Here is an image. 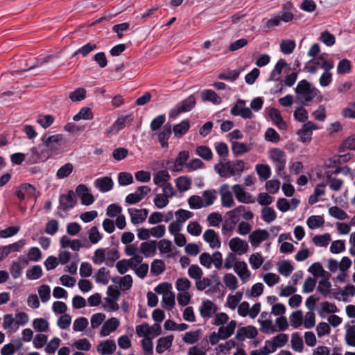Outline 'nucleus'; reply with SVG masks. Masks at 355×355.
Listing matches in <instances>:
<instances>
[{
    "label": "nucleus",
    "instance_id": "f257e3e1",
    "mask_svg": "<svg viewBox=\"0 0 355 355\" xmlns=\"http://www.w3.org/2000/svg\"><path fill=\"white\" fill-rule=\"evenodd\" d=\"M295 90L297 101L304 105H306L308 103L313 101L319 93L318 89L312 86L306 80H300Z\"/></svg>",
    "mask_w": 355,
    "mask_h": 355
},
{
    "label": "nucleus",
    "instance_id": "f03ea898",
    "mask_svg": "<svg viewBox=\"0 0 355 355\" xmlns=\"http://www.w3.org/2000/svg\"><path fill=\"white\" fill-rule=\"evenodd\" d=\"M63 139V136L61 134L49 137H47L46 134H44L42 136L41 141L44 147L41 150L42 151L46 152L48 159L52 155H57L60 153Z\"/></svg>",
    "mask_w": 355,
    "mask_h": 355
},
{
    "label": "nucleus",
    "instance_id": "7ed1b4c3",
    "mask_svg": "<svg viewBox=\"0 0 355 355\" xmlns=\"http://www.w3.org/2000/svg\"><path fill=\"white\" fill-rule=\"evenodd\" d=\"M196 103V98L193 95H190L176 105V107L172 109L169 112V116L175 119L182 112H189Z\"/></svg>",
    "mask_w": 355,
    "mask_h": 355
},
{
    "label": "nucleus",
    "instance_id": "20e7f679",
    "mask_svg": "<svg viewBox=\"0 0 355 355\" xmlns=\"http://www.w3.org/2000/svg\"><path fill=\"white\" fill-rule=\"evenodd\" d=\"M41 145L38 146H34L30 149V152L27 153V158L26 162L28 164H33L37 162H44L48 159V155L46 152L39 150Z\"/></svg>",
    "mask_w": 355,
    "mask_h": 355
},
{
    "label": "nucleus",
    "instance_id": "39448f33",
    "mask_svg": "<svg viewBox=\"0 0 355 355\" xmlns=\"http://www.w3.org/2000/svg\"><path fill=\"white\" fill-rule=\"evenodd\" d=\"M77 203L73 190H69L67 194H61L59 198V207L63 211L73 208Z\"/></svg>",
    "mask_w": 355,
    "mask_h": 355
},
{
    "label": "nucleus",
    "instance_id": "423d86ee",
    "mask_svg": "<svg viewBox=\"0 0 355 355\" xmlns=\"http://www.w3.org/2000/svg\"><path fill=\"white\" fill-rule=\"evenodd\" d=\"M317 129L316 125L312 121H308L303 124L302 128L297 130V134L302 143H309L311 140L312 132Z\"/></svg>",
    "mask_w": 355,
    "mask_h": 355
},
{
    "label": "nucleus",
    "instance_id": "0eeeda50",
    "mask_svg": "<svg viewBox=\"0 0 355 355\" xmlns=\"http://www.w3.org/2000/svg\"><path fill=\"white\" fill-rule=\"evenodd\" d=\"M214 169L222 178H227L230 175L233 176L237 173L234 168V162L231 161L218 164L214 166Z\"/></svg>",
    "mask_w": 355,
    "mask_h": 355
},
{
    "label": "nucleus",
    "instance_id": "6e6552de",
    "mask_svg": "<svg viewBox=\"0 0 355 355\" xmlns=\"http://www.w3.org/2000/svg\"><path fill=\"white\" fill-rule=\"evenodd\" d=\"M258 334L257 328L254 326L249 325L241 327L237 330L236 338L239 341H243L245 338H254Z\"/></svg>",
    "mask_w": 355,
    "mask_h": 355
},
{
    "label": "nucleus",
    "instance_id": "1a4fd4ad",
    "mask_svg": "<svg viewBox=\"0 0 355 355\" xmlns=\"http://www.w3.org/2000/svg\"><path fill=\"white\" fill-rule=\"evenodd\" d=\"M229 246L232 251L237 252L239 254L246 253L249 248L248 243L239 237L232 239L230 241Z\"/></svg>",
    "mask_w": 355,
    "mask_h": 355
},
{
    "label": "nucleus",
    "instance_id": "9d476101",
    "mask_svg": "<svg viewBox=\"0 0 355 355\" xmlns=\"http://www.w3.org/2000/svg\"><path fill=\"white\" fill-rule=\"evenodd\" d=\"M269 237V234L266 230H256L249 236V240L252 246H258L261 242L266 241Z\"/></svg>",
    "mask_w": 355,
    "mask_h": 355
},
{
    "label": "nucleus",
    "instance_id": "9b49d317",
    "mask_svg": "<svg viewBox=\"0 0 355 355\" xmlns=\"http://www.w3.org/2000/svg\"><path fill=\"white\" fill-rule=\"evenodd\" d=\"M119 320L116 318H111L104 322L101 331V336H107L110 333L114 331L119 326Z\"/></svg>",
    "mask_w": 355,
    "mask_h": 355
},
{
    "label": "nucleus",
    "instance_id": "f8f14e48",
    "mask_svg": "<svg viewBox=\"0 0 355 355\" xmlns=\"http://www.w3.org/2000/svg\"><path fill=\"white\" fill-rule=\"evenodd\" d=\"M116 345L113 340H106L101 342L97 347V352L102 355H108L115 352Z\"/></svg>",
    "mask_w": 355,
    "mask_h": 355
},
{
    "label": "nucleus",
    "instance_id": "ddd939ff",
    "mask_svg": "<svg viewBox=\"0 0 355 355\" xmlns=\"http://www.w3.org/2000/svg\"><path fill=\"white\" fill-rule=\"evenodd\" d=\"M229 186L224 184L220 187L221 202L223 207H231L234 205V199L232 193L228 190Z\"/></svg>",
    "mask_w": 355,
    "mask_h": 355
},
{
    "label": "nucleus",
    "instance_id": "4468645a",
    "mask_svg": "<svg viewBox=\"0 0 355 355\" xmlns=\"http://www.w3.org/2000/svg\"><path fill=\"white\" fill-rule=\"evenodd\" d=\"M217 306L210 300L204 301L200 309V313L203 318H211L217 311Z\"/></svg>",
    "mask_w": 355,
    "mask_h": 355
},
{
    "label": "nucleus",
    "instance_id": "2eb2a0df",
    "mask_svg": "<svg viewBox=\"0 0 355 355\" xmlns=\"http://www.w3.org/2000/svg\"><path fill=\"white\" fill-rule=\"evenodd\" d=\"M203 238L205 241L209 244L211 248H218L220 246V241L214 230L209 229L206 230L203 234Z\"/></svg>",
    "mask_w": 355,
    "mask_h": 355
},
{
    "label": "nucleus",
    "instance_id": "dca6fc26",
    "mask_svg": "<svg viewBox=\"0 0 355 355\" xmlns=\"http://www.w3.org/2000/svg\"><path fill=\"white\" fill-rule=\"evenodd\" d=\"M288 64L284 59H279L271 71L268 80L280 81L282 69L287 67Z\"/></svg>",
    "mask_w": 355,
    "mask_h": 355
},
{
    "label": "nucleus",
    "instance_id": "f3484780",
    "mask_svg": "<svg viewBox=\"0 0 355 355\" xmlns=\"http://www.w3.org/2000/svg\"><path fill=\"white\" fill-rule=\"evenodd\" d=\"M172 132V125L170 123L164 125L163 130L158 134V141L162 148L168 146V140Z\"/></svg>",
    "mask_w": 355,
    "mask_h": 355
},
{
    "label": "nucleus",
    "instance_id": "a211bd4d",
    "mask_svg": "<svg viewBox=\"0 0 355 355\" xmlns=\"http://www.w3.org/2000/svg\"><path fill=\"white\" fill-rule=\"evenodd\" d=\"M114 182L111 178L105 176L95 180V187L101 192H107L113 188Z\"/></svg>",
    "mask_w": 355,
    "mask_h": 355
},
{
    "label": "nucleus",
    "instance_id": "6ab92c4d",
    "mask_svg": "<svg viewBox=\"0 0 355 355\" xmlns=\"http://www.w3.org/2000/svg\"><path fill=\"white\" fill-rule=\"evenodd\" d=\"M132 121V117L131 115L120 117L114 122L109 130H107V132L110 134L116 133L126 125L127 121L130 123Z\"/></svg>",
    "mask_w": 355,
    "mask_h": 355
},
{
    "label": "nucleus",
    "instance_id": "aec40b11",
    "mask_svg": "<svg viewBox=\"0 0 355 355\" xmlns=\"http://www.w3.org/2000/svg\"><path fill=\"white\" fill-rule=\"evenodd\" d=\"M234 271L243 280H248L250 277V272L248 270L247 264L244 261H237L234 264Z\"/></svg>",
    "mask_w": 355,
    "mask_h": 355
},
{
    "label": "nucleus",
    "instance_id": "412c9836",
    "mask_svg": "<svg viewBox=\"0 0 355 355\" xmlns=\"http://www.w3.org/2000/svg\"><path fill=\"white\" fill-rule=\"evenodd\" d=\"M173 340V336L170 335L165 337H161L157 340V345L156 346V352L158 354L163 353L165 350L169 349Z\"/></svg>",
    "mask_w": 355,
    "mask_h": 355
},
{
    "label": "nucleus",
    "instance_id": "4be33fe9",
    "mask_svg": "<svg viewBox=\"0 0 355 355\" xmlns=\"http://www.w3.org/2000/svg\"><path fill=\"white\" fill-rule=\"evenodd\" d=\"M140 250L146 257L153 256L156 253L157 241L151 240L147 242H143L141 244Z\"/></svg>",
    "mask_w": 355,
    "mask_h": 355
},
{
    "label": "nucleus",
    "instance_id": "5701e85b",
    "mask_svg": "<svg viewBox=\"0 0 355 355\" xmlns=\"http://www.w3.org/2000/svg\"><path fill=\"white\" fill-rule=\"evenodd\" d=\"M128 212L131 217V222L133 224L144 222L146 219L148 214V211L146 209H135V212H136L135 214H133L131 209H128Z\"/></svg>",
    "mask_w": 355,
    "mask_h": 355
},
{
    "label": "nucleus",
    "instance_id": "b1692460",
    "mask_svg": "<svg viewBox=\"0 0 355 355\" xmlns=\"http://www.w3.org/2000/svg\"><path fill=\"white\" fill-rule=\"evenodd\" d=\"M25 191L29 195L33 196L35 193V188L29 183H24L16 189L15 195L19 200H22L25 198Z\"/></svg>",
    "mask_w": 355,
    "mask_h": 355
},
{
    "label": "nucleus",
    "instance_id": "393cba45",
    "mask_svg": "<svg viewBox=\"0 0 355 355\" xmlns=\"http://www.w3.org/2000/svg\"><path fill=\"white\" fill-rule=\"evenodd\" d=\"M236 327V322L231 320L226 327L222 326L218 329V335L220 339H227L233 334Z\"/></svg>",
    "mask_w": 355,
    "mask_h": 355
},
{
    "label": "nucleus",
    "instance_id": "a878e982",
    "mask_svg": "<svg viewBox=\"0 0 355 355\" xmlns=\"http://www.w3.org/2000/svg\"><path fill=\"white\" fill-rule=\"evenodd\" d=\"M326 182L329 184V188L334 191H339L343 184V181L340 179H337L333 177L332 173L330 171L325 172Z\"/></svg>",
    "mask_w": 355,
    "mask_h": 355
},
{
    "label": "nucleus",
    "instance_id": "bb28decb",
    "mask_svg": "<svg viewBox=\"0 0 355 355\" xmlns=\"http://www.w3.org/2000/svg\"><path fill=\"white\" fill-rule=\"evenodd\" d=\"M201 96L203 101H210L216 105H219L222 103L221 98L211 89L204 91Z\"/></svg>",
    "mask_w": 355,
    "mask_h": 355
},
{
    "label": "nucleus",
    "instance_id": "cd10ccee",
    "mask_svg": "<svg viewBox=\"0 0 355 355\" xmlns=\"http://www.w3.org/2000/svg\"><path fill=\"white\" fill-rule=\"evenodd\" d=\"M189 121L186 119L183 120L180 123L175 125L173 126V131L175 137H180L186 134V132L189 130Z\"/></svg>",
    "mask_w": 355,
    "mask_h": 355
},
{
    "label": "nucleus",
    "instance_id": "c85d7f7f",
    "mask_svg": "<svg viewBox=\"0 0 355 355\" xmlns=\"http://www.w3.org/2000/svg\"><path fill=\"white\" fill-rule=\"evenodd\" d=\"M196 153L205 161H210L213 158V153L211 148L207 146H198Z\"/></svg>",
    "mask_w": 355,
    "mask_h": 355
},
{
    "label": "nucleus",
    "instance_id": "c756f323",
    "mask_svg": "<svg viewBox=\"0 0 355 355\" xmlns=\"http://www.w3.org/2000/svg\"><path fill=\"white\" fill-rule=\"evenodd\" d=\"M162 307L166 310H171L175 304V294L173 292L164 293L162 297Z\"/></svg>",
    "mask_w": 355,
    "mask_h": 355
},
{
    "label": "nucleus",
    "instance_id": "7c9ffc66",
    "mask_svg": "<svg viewBox=\"0 0 355 355\" xmlns=\"http://www.w3.org/2000/svg\"><path fill=\"white\" fill-rule=\"evenodd\" d=\"M189 157V151H187V150L180 151L178 153V155L174 162V165H173L174 168L173 169V171H180V169H179L178 167L179 166H182L184 164H185V163L188 160Z\"/></svg>",
    "mask_w": 355,
    "mask_h": 355
},
{
    "label": "nucleus",
    "instance_id": "2f4dec72",
    "mask_svg": "<svg viewBox=\"0 0 355 355\" xmlns=\"http://www.w3.org/2000/svg\"><path fill=\"white\" fill-rule=\"evenodd\" d=\"M294 268L287 260H283L277 263L278 272L284 276L288 277L293 272Z\"/></svg>",
    "mask_w": 355,
    "mask_h": 355
},
{
    "label": "nucleus",
    "instance_id": "473e14b6",
    "mask_svg": "<svg viewBox=\"0 0 355 355\" xmlns=\"http://www.w3.org/2000/svg\"><path fill=\"white\" fill-rule=\"evenodd\" d=\"M346 150H355V134L345 139L338 147L340 153H343Z\"/></svg>",
    "mask_w": 355,
    "mask_h": 355
},
{
    "label": "nucleus",
    "instance_id": "72a5a7b5",
    "mask_svg": "<svg viewBox=\"0 0 355 355\" xmlns=\"http://www.w3.org/2000/svg\"><path fill=\"white\" fill-rule=\"evenodd\" d=\"M232 150L235 156H239L249 152L250 148L244 143L234 141L232 142Z\"/></svg>",
    "mask_w": 355,
    "mask_h": 355
},
{
    "label": "nucleus",
    "instance_id": "f704fd0d",
    "mask_svg": "<svg viewBox=\"0 0 355 355\" xmlns=\"http://www.w3.org/2000/svg\"><path fill=\"white\" fill-rule=\"evenodd\" d=\"M171 178L168 172L166 170H162L158 171L154 176V183L159 187L162 186L164 183H168L167 181Z\"/></svg>",
    "mask_w": 355,
    "mask_h": 355
},
{
    "label": "nucleus",
    "instance_id": "c9c22d12",
    "mask_svg": "<svg viewBox=\"0 0 355 355\" xmlns=\"http://www.w3.org/2000/svg\"><path fill=\"white\" fill-rule=\"evenodd\" d=\"M291 347L294 351L301 352L304 348V344L302 337L297 332H295L291 336Z\"/></svg>",
    "mask_w": 355,
    "mask_h": 355
},
{
    "label": "nucleus",
    "instance_id": "e433bc0d",
    "mask_svg": "<svg viewBox=\"0 0 355 355\" xmlns=\"http://www.w3.org/2000/svg\"><path fill=\"white\" fill-rule=\"evenodd\" d=\"M309 228L313 230L322 226L324 223V218L322 216H311L306 221Z\"/></svg>",
    "mask_w": 355,
    "mask_h": 355
},
{
    "label": "nucleus",
    "instance_id": "4c0bfd02",
    "mask_svg": "<svg viewBox=\"0 0 355 355\" xmlns=\"http://www.w3.org/2000/svg\"><path fill=\"white\" fill-rule=\"evenodd\" d=\"M256 171L259 177L264 180L268 179L271 174L270 166L263 164L256 165Z\"/></svg>",
    "mask_w": 355,
    "mask_h": 355
},
{
    "label": "nucleus",
    "instance_id": "58836bf2",
    "mask_svg": "<svg viewBox=\"0 0 355 355\" xmlns=\"http://www.w3.org/2000/svg\"><path fill=\"white\" fill-rule=\"evenodd\" d=\"M175 182L176 187L181 191L189 190L191 185V180L187 176L179 177Z\"/></svg>",
    "mask_w": 355,
    "mask_h": 355
},
{
    "label": "nucleus",
    "instance_id": "ea45409f",
    "mask_svg": "<svg viewBox=\"0 0 355 355\" xmlns=\"http://www.w3.org/2000/svg\"><path fill=\"white\" fill-rule=\"evenodd\" d=\"M94 117L93 113L92 112V110L89 107H84L80 109L79 112L74 115L73 120L75 121H78L80 119H92Z\"/></svg>",
    "mask_w": 355,
    "mask_h": 355
},
{
    "label": "nucleus",
    "instance_id": "a19ab883",
    "mask_svg": "<svg viewBox=\"0 0 355 355\" xmlns=\"http://www.w3.org/2000/svg\"><path fill=\"white\" fill-rule=\"evenodd\" d=\"M303 320V313L301 310H297L290 316L291 324L294 328H298L302 325Z\"/></svg>",
    "mask_w": 355,
    "mask_h": 355
},
{
    "label": "nucleus",
    "instance_id": "79ce46f5",
    "mask_svg": "<svg viewBox=\"0 0 355 355\" xmlns=\"http://www.w3.org/2000/svg\"><path fill=\"white\" fill-rule=\"evenodd\" d=\"M73 169V166L72 164L68 162L58 170L56 176L59 179L67 178L72 173Z\"/></svg>",
    "mask_w": 355,
    "mask_h": 355
},
{
    "label": "nucleus",
    "instance_id": "37998d69",
    "mask_svg": "<svg viewBox=\"0 0 355 355\" xmlns=\"http://www.w3.org/2000/svg\"><path fill=\"white\" fill-rule=\"evenodd\" d=\"M33 327L38 332L47 331L49 329V322L44 318H37L33 320Z\"/></svg>",
    "mask_w": 355,
    "mask_h": 355
},
{
    "label": "nucleus",
    "instance_id": "c03bdc74",
    "mask_svg": "<svg viewBox=\"0 0 355 355\" xmlns=\"http://www.w3.org/2000/svg\"><path fill=\"white\" fill-rule=\"evenodd\" d=\"M165 270V263L161 259H155L151 263V272L155 275H158Z\"/></svg>",
    "mask_w": 355,
    "mask_h": 355
},
{
    "label": "nucleus",
    "instance_id": "a18cd8bd",
    "mask_svg": "<svg viewBox=\"0 0 355 355\" xmlns=\"http://www.w3.org/2000/svg\"><path fill=\"white\" fill-rule=\"evenodd\" d=\"M329 214L338 220H345L348 218L347 213L337 206L330 207L329 209Z\"/></svg>",
    "mask_w": 355,
    "mask_h": 355
},
{
    "label": "nucleus",
    "instance_id": "49530a36",
    "mask_svg": "<svg viewBox=\"0 0 355 355\" xmlns=\"http://www.w3.org/2000/svg\"><path fill=\"white\" fill-rule=\"evenodd\" d=\"M225 286L230 290L234 291L238 287V280L236 277L231 274L227 273L224 276L223 278Z\"/></svg>",
    "mask_w": 355,
    "mask_h": 355
},
{
    "label": "nucleus",
    "instance_id": "de8ad7c7",
    "mask_svg": "<svg viewBox=\"0 0 355 355\" xmlns=\"http://www.w3.org/2000/svg\"><path fill=\"white\" fill-rule=\"evenodd\" d=\"M97 48V45L95 43L89 42L78 49L73 55L75 56L78 54H81L83 57L87 56L92 51L95 50Z\"/></svg>",
    "mask_w": 355,
    "mask_h": 355
},
{
    "label": "nucleus",
    "instance_id": "09e8293b",
    "mask_svg": "<svg viewBox=\"0 0 355 355\" xmlns=\"http://www.w3.org/2000/svg\"><path fill=\"white\" fill-rule=\"evenodd\" d=\"M96 281L98 283H101L104 285L107 284L109 282V271L106 270L105 268H101L95 274Z\"/></svg>",
    "mask_w": 355,
    "mask_h": 355
},
{
    "label": "nucleus",
    "instance_id": "8fccbe9b",
    "mask_svg": "<svg viewBox=\"0 0 355 355\" xmlns=\"http://www.w3.org/2000/svg\"><path fill=\"white\" fill-rule=\"evenodd\" d=\"M331 241L330 234L316 235L313 238V242L318 246H327Z\"/></svg>",
    "mask_w": 355,
    "mask_h": 355
},
{
    "label": "nucleus",
    "instance_id": "3c124183",
    "mask_svg": "<svg viewBox=\"0 0 355 355\" xmlns=\"http://www.w3.org/2000/svg\"><path fill=\"white\" fill-rule=\"evenodd\" d=\"M295 47V42L294 40H283L280 44L281 51L284 54H291L293 53Z\"/></svg>",
    "mask_w": 355,
    "mask_h": 355
},
{
    "label": "nucleus",
    "instance_id": "603ef678",
    "mask_svg": "<svg viewBox=\"0 0 355 355\" xmlns=\"http://www.w3.org/2000/svg\"><path fill=\"white\" fill-rule=\"evenodd\" d=\"M269 153L270 159L272 160L274 162H282V160H286L284 152L279 148H272L270 150Z\"/></svg>",
    "mask_w": 355,
    "mask_h": 355
},
{
    "label": "nucleus",
    "instance_id": "864d4df0",
    "mask_svg": "<svg viewBox=\"0 0 355 355\" xmlns=\"http://www.w3.org/2000/svg\"><path fill=\"white\" fill-rule=\"evenodd\" d=\"M200 334V329H198L194 331H188L184 334V336L183 337V340L186 343L193 344L198 340Z\"/></svg>",
    "mask_w": 355,
    "mask_h": 355
},
{
    "label": "nucleus",
    "instance_id": "5fc2aeb1",
    "mask_svg": "<svg viewBox=\"0 0 355 355\" xmlns=\"http://www.w3.org/2000/svg\"><path fill=\"white\" fill-rule=\"evenodd\" d=\"M352 66L350 61L345 58L341 60L337 67V73L338 74L347 73L351 71Z\"/></svg>",
    "mask_w": 355,
    "mask_h": 355
},
{
    "label": "nucleus",
    "instance_id": "6e6d98bb",
    "mask_svg": "<svg viewBox=\"0 0 355 355\" xmlns=\"http://www.w3.org/2000/svg\"><path fill=\"white\" fill-rule=\"evenodd\" d=\"M230 213H237L239 215H241L245 220H251L253 218L252 212L250 210H246L245 207L243 205H240L231 210Z\"/></svg>",
    "mask_w": 355,
    "mask_h": 355
},
{
    "label": "nucleus",
    "instance_id": "4d7b16f0",
    "mask_svg": "<svg viewBox=\"0 0 355 355\" xmlns=\"http://www.w3.org/2000/svg\"><path fill=\"white\" fill-rule=\"evenodd\" d=\"M69 98L73 102L80 101L86 97V90L84 88H78L69 94Z\"/></svg>",
    "mask_w": 355,
    "mask_h": 355
},
{
    "label": "nucleus",
    "instance_id": "13d9d810",
    "mask_svg": "<svg viewBox=\"0 0 355 355\" xmlns=\"http://www.w3.org/2000/svg\"><path fill=\"white\" fill-rule=\"evenodd\" d=\"M320 40L327 46H331L335 44L336 38L334 35L328 31H324L321 33Z\"/></svg>",
    "mask_w": 355,
    "mask_h": 355
},
{
    "label": "nucleus",
    "instance_id": "bf43d9fd",
    "mask_svg": "<svg viewBox=\"0 0 355 355\" xmlns=\"http://www.w3.org/2000/svg\"><path fill=\"white\" fill-rule=\"evenodd\" d=\"M265 139L272 143H277L280 141V136L276 130L272 128H269L265 132Z\"/></svg>",
    "mask_w": 355,
    "mask_h": 355
},
{
    "label": "nucleus",
    "instance_id": "052dcab7",
    "mask_svg": "<svg viewBox=\"0 0 355 355\" xmlns=\"http://www.w3.org/2000/svg\"><path fill=\"white\" fill-rule=\"evenodd\" d=\"M276 213L271 207H266L262 210V219L266 223H270L275 220Z\"/></svg>",
    "mask_w": 355,
    "mask_h": 355
},
{
    "label": "nucleus",
    "instance_id": "680f3d73",
    "mask_svg": "<svg viewBox=\"0 0 355 355\" xmlns=\"http://www.w3.org/2000/svg\"><path fill=\"white\" fill-rule=\"evenodd\" d=\"M42 275V268L37 265L32 267L31 269L27 270L26 276L29 279H37Z\"/></svg>",
    "mask_w": 355,
    "mask_h": 355
},
{
    "label": "nucleus",
    "instance_id": "e2e57ef3",
    "mask_svg": "<svg viewBox=\"0 0 355 355\" xmlns=\"http://www.w3.org/2000/svg\"><path fill=\"white\" fill-rule=\"evenodd\" d=\"M118 181L120 185H128L133 182V177L130 173L121 172L118 175Z\"/></svg>",
    "mask_w": 355,
    "mask_h": 355
},
{
    "label": "nucleus",
    "instance_id": "0e129e2a",
    "mask_svg": "<svg viewBox=\"0 0 355 355\" xmlns=\"http://www.w3.org/2000/svg\"><path fill=\"white\" fill-rule=\"evenodd\" d=\"M105 250L104 248H99L95 250L94 254L92 257V261L95 264L100 265L105 261Z\"/></svg>",
    "mask_w": 355,
    "mask_h": 355
},
{
    "label": "nucleus",
    "instance_id": "69168bd1",
    "mask_svg": "<svg viewBox=\"0 0 355 355\" xmlns=\"http://www.w3.org/2000/svg\"><path fill=\"white\" fill-rule=\"evenodd\" d=\"M51 289L48 285L43 284L38 288V294L42 302H46L50 298Z\"/></svg>",
    "mask_w": 355,
    "mask_h": 355
},
{
    "label": "nucleus",
    "instance_id": "338daca9",
    "mask_svg": "<svg viewBox=\"0 0 355 355\" xmlns=\"http://www.w3.org/2000/svg\"><path fill=\"white\" fill-rule=\"evenodd\" d=\"M188 274L191 278L198 280L202 278L203 272L198 266L191 265L189 268Z\"/></svg>",
    "mask_w": 355,
    "mask_h": 355
},
{
    "label": "nucleus",
    "instance_id": "774afa93",
    "mask_svg": "<svg viewBox=\"0 0 355 355\" xmlns=\"http://www.w3.org/2000/svg\"><path fill=\"white\" fill-rule=\"evenodd\" d=\"M345 340L348 345L355 347V327L348 326L346 334Z\"/></svg>",
    "mask_w": 355,
    "mask_h": 355
}]
</instances>
